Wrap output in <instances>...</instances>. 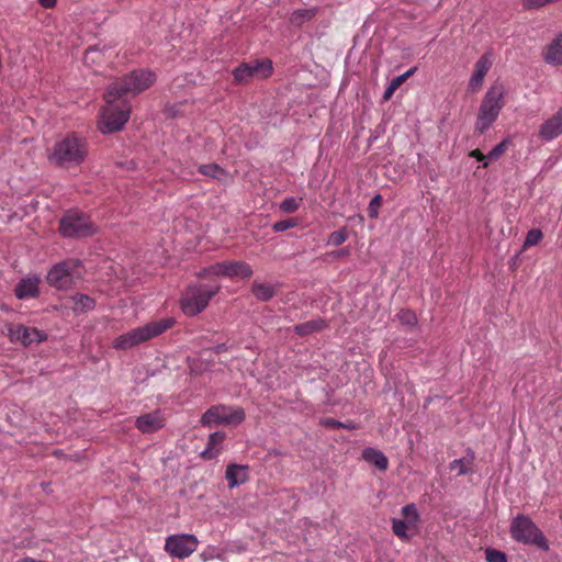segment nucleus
Instances as JSON below:
<instances>
[{
  "label": "nucleus",
  "instance_id": "1",
  "mask_svg": "<svg viewBox=\"0 0 562 562\" xmlns=\"http://www.w3.org/2000/svg\"><path fill=\"white\" fill-rule=\"evenodd\" d=\"M88 151L87 139L77 133H69L55 143L48 159L56 166L70 168L82 164Z\"/></svg>",
  "mask_w": 562,
  "mask_h": 562
},
{
  "label": "nucleus",
  "instance_id": "2",
  "mask_svg": "<svg viewBox=\"0 0 562 562\" xmlns=\"http://www.w3.org/2000/svg\"><path fill=\"white\" fill-rule=\"evenodd\" d=\"M156 74L148 69H135L122 78L112 82L105 98L112 100H126L127 97H135L154 85Z\"/></svg>",
  "mask_w": 562,
  "mask_h": 562
},
{
  "label": "nucleus",
  "instance_id": "3",
  "mask_svg": "<svg viewBox=\"0 0 562 562\" xmlns=\"http://www.w3.org/2000/svg\"><path fill=\"white\" fill-rule=\"evenodd\" d=\"M175 324L171 317L161 318L134 328L116 337L112 346L117 350H127L167 331Z\"/></svg>",
  "mask_w": 562,
  "mask_h": 562
},
{
  "label": "nucleus",
  "instance_id": "4",
  "mask_svg": "<svg viewBox=\"0 0 562 562\" xmlns=\"http://www.w3.org/2000/svg\"><path fill=\"white\" fill-rule=\"evenodd\" d=\"M505 88L503 83L495 82L486 91L477 112L475 122V132L480 135L484 134L497 120L504 101Z\"/></svg>",
  "mask_w": 562,
  "mask_h": 562
},
{
  "label": "nucleus",
  "instance_id": "5",
  "mask_svg": "<svg viewBox=\"0 0 562 562\" xmlns=\"http://www.w3.org/2000/svg\"><path fill=\"white\" fill-rule=\"evenodd\" d=\"M221 290V284H206L202 282L190 283L181 294L180 306L188 316H195L203 312L212 297Z\"/></svg>",
  "mask_w": 562,
  "mask_h": 562
},
{
  "label": "nucleus",
  "instance_id": "6",
  "mask_svg": "<svg viewBox=\"0 0 562 562\" xmlns=\"http://www.w3.org/2000/svg\"><path fill=\"white\" fill-rule=\"evenodd\" d=\"M509 531L512 538L519 543L536 546L543 551L550 549L546 536L529 516L519 514L513 518Z\"/></svg>",
  "mask_w": 562,
  "mask_h": 562
},
{
  "label": "nucleus",
  "instance_id": "7",
  "mask_svg": "<svg viewBox=\"0 0 562 562\" xmlns=\"http://www.w3.org/2000/svg\"><path fill=\"white\" fill-rule=\"evenodd\" d=\"M106 105L103 108L98 123L103 134L114 133L123 128L130 119L131 105L127 100L109 101L104 97Z\"/></svg>",
  "mask_w": 562,
  "mask_h": 562
},
{
  "label": "nucleus",
  "instance_id": "8",
  "mask_svg": "<svg viewBox=\"0 0 562 562\" xmlns=\"http://www.w3.org/2000/svg\"><path fill=\"white\" fill-rule=\"evenodd\" d=\"M59 232L64 237L82 238L97 234L98 227L87 214L69 210L60 218Z\"/></svg>",
  "mask_w": 562,
  "mask_h": 562
},
{
  "label": "nucleus",
  "instance_id": "9",
  "mask_svg": "<svg viewBox=\"0 0 562 562\" xmlns=\"http://www.w3.org/2000/svg\"><path fill=\"white\" fill-rule=\"evenodd\" d=\"M246 418L244 408L217 404L211 406L201 417V425L212 427L216 425H239Z\"/></svg>",
  "mask_w": 562,
  "mask_h": 562
},
{
  "label": "nucleus",
  "instance_id": "10",
  "mask_svg": "<svg viewBox=\"0 0 562 562\" xmlns=\"http://www.w3.org/2000/svg\"><path fill=\"white\" fill-rule=\"evenodd\" d=\"M80 261L78 259H67L52 267L47 274V282L50 286L58 290L70 289L76 279L80 278Z\"/></svg>",
  "mask_w": 562,
  "mask_h": 562
},
{
  "label": "nucleus",
  "instance_id": "11",
  "mask_svg": "<svg viewBox=\"0 0 562 562\" xmlns=\"http://www.w3.org/2000/svg\"><path fill=\"white\" fill-rule=\"evenodd\" d=\"M272 63L269 59H257L250 63H243L234 69L233 76L235 81L239 83L248 82L249 80L266 79L272 74Z\"/></svg>",
  "mask_w": 562,
  "mask_h": 562
},
{
  "label": "nucleus",
  "instance_id": "12",
  "mask_svg": "<svg viewBox=\"0 0 562 562\" xmlns=\"http://www.w3.org/2000/svg\"><path fill=\"white\" fill-rule=\"evenodd\" d=\"M198 546L199 540L193 535H171L166 538L165 551L172 558L186 559L198 549Z\"/></svg>",
  "mask_w": 562,
  "mask_h": 562
},
{
  "label": "nucleus",
  "instance_id": "13",
  "mask_svg": "<svg viewBox=\"0 0 562 562\" xmlns=\"http://www.w3.org/2000/svg\"><path fill=\"white\" fill-rule=\"evenodd\" d=\"M5 328L10 341L21 344L24 347L32 344H40L47 339V335L43 330L23 324L10 323L5 325Z\"/></svg>",
  "mask_w": 562,
  "mask_h": 562
},
{
  "label": "nucleus",
  "instance_id": "14",
  "mask_svg": "<svg viewBox=\"0 0 562 562\" xmlns=\"http://www.w3.org/2000/svg\"><path fill=\"white\" fill-rule=\"evenodd\" d=\"M220 277L228 279H249L254 271L249 263L241 260H224L218 262Z\"/></svg>",
  "mask_w": 562,
  "mask_h": 562
},
{
  "label": "nucleus",
  "instance_id": "15",
  "mask_svg": "<svg viewBox=\"0 0 562 562\" xmlns=\"http://www.w3.org/2000/svg\"><path fill=\"white\" fill-rule=\"evenodd\" d=\"M166 424V417L160 409L143 414L135 420V427L142 434H153L160 430Z\"/></svg>",
  "mask_w": 562,
  "mask_h": 562
},
{
  "label": "nucleus",
  "instance_id": "16",
  "mask_svg": "<svg viewBox=\"0 0 562 562\" xmlns=\"http://www.w3.org/2000/svg\"><path fill=\"white\" fill-rule=\"evenodd\" d=\"M492 67V58L490 54H484L480 57V59L475 63L474 71L469 80V90L471 92H476L481 89L484 77Z\"/></svg>",
  "mask_w": 562,
  "mask_h": 562
},
{
  "label": "nucleus",
  "instance_id": "17",
  "mask_svg": "<svg viewBox=\"0 0 562 562\" xmlns=\"http://www.w3.org/2000/svg\"><path fill=\"white\" fill-rule=\"evenodd\" d=\"M562 134V106L555 114L546 120L539 130V136L544 140H552Z\"/></svg>",
  "mask_w": 562,
  "mask_h": 562
},
{
  "label": "nucleus",
  "instance_id": "18",
  "mask_svg": "<svg viewBox=\"0 0 562 562\" xmlns=\"http://www.w3.org/2000/svg\"><path fill=\"white\" fill-rule=\"evenodd\" d=\"M113 57V52L108 46H91L89 47L83 55V63L87 66H101L108 60H111Z\"/></svg>",
  "mask_w": 562,
  "mask_h": 562
},
{
  "label": "nucleus",
  "instance_id": "19",
  "mask_svg": "<svg viewBox=\"0 0 562 562\" xmlns=\"http://www.w3.org/2000/svg\"><path fill=\"white\" fill-rule=\"evenodd\" d=\"M542 57L549 65L562 66V32L546 46Z\"/></svg>",
  "mask_w": 562,
  "mask_h": 562
},
{
  "label": "nucleus",
  "instance_id": "20",
  "mask_svg": "<svg viewBox=\"0 0 562 562\" xmlns=\"http://www.w3.org/2000/svg\"><path fill=\"white\" fill-rule=\"evenodd\" d=\"M38 284L40 279L37 277L22 279L15 285L14 294L20 300L37 297L40 294Z\"/></svg>",
  "mask_w": 562,
  "mask_h": 562
},
{
  "label": "nucleus",
  "instance_id": "21",
  "mask_svg": "<svg viewBox=\"0 0 562 562\" xmlns=\"http://www.w3.org/2000/svg\"><path fill=\"white\" fill-rule=\"evenodd\" d=\"M225 479L228 486L234 488L249 480V467L241 464H228L225 471Z\"/></svg>",
  "mask_w": 562,
  "mask_h": 562
},
{
  "label": "nucleus",
  "instance_id": "22",
  "mask_svg": "<svg viewBox=\"0 0 562 562\" xmlns=\"http://www.w3.org/2000/svg\"><path fill=\"white\" fill-rule=\"evenodd\" d=\"M225 432L215 431L209 436L206 448L201 452V458L204 460H212L216 458L221 450L222 443L225 439Z\"/></svg>",
  "mask_w": 562,
  "mask_h": 562
},
{
  "label": "nucleus",
  "instance_id": "23",
  "mask_svg": "<svg viewBox=\"0 0 562 562\" xmlns=\"http://www.w3.org/2000/svg\"><path fill=\"white\" fill-rule=\"evenodd\" d=\"M362 458L368 463L375 465L376 469L385 471L389 468V460L385 454L374 448H366L362 451Z\"/></svg>",
  "mask_w": 562,
  "mask_h": 562
},
{
  "label": "nucleus",
  "instance_id": "24",
  "mask_svg": "<svg viewBox=\"0 0 562 562\" xmlns=\"http://www.w3.org/2000/svg\"><path fill=\"white\" fill-rule=\"evenodd\" d=\"M326 327L325 321L317 318L312 319L302 324H299L294 327V331L299 336H307L316 331H321Z\"/></svg>",
  "mask_w": 562,
  "mask_h": 562
},
{
  "label": "nucleus",
  "instance_id": "25",
  "mask_svg": "<svg viewBox=\"0 0 562 562\" xmlns=\"http://www.w3.org/2000/svg\"><path fill=\"white\" fill-rule=\"evenodd\" d=\"M316 14L317 8L297 9L291 14L290 22L295 26H301L303 23L314 19Z\"/></svg>",
  "mask_w": 562,
  "mask_h": 562
},
{
  "label": "nucleus",
  "instance_id": "26",
  "mask_svg": "<svg viewBox=\"0 0 562 562\" xmlns=\"http://www.w3.org/2000/svg\"><path fill=\"white\" fill-rule=\"evenodd\" d=\"M251 292L259 301L267 302L276 294V290L270 284L259 283L255 281L251 285Z\"/></svg>",
  "mask_w": 562,
  "mask_h": 562
},
{
  "label": "nucleus",
  "instance_id": "27",
  "mask_svg": "<svg viewBox=\"0 0 562 562\" xmlns=\"http://www.w3.org/2000/svg\"><path fill=\"white\" fill-rule=\"evenodd\" d=\"M71 301L74 303L72 308L75 312L85 313L93 310L95 305L94 300L86 294H76L71 297Z\"/></svg>",
  "mask_w": 562,
  "mask_h": 562
},
{
  "label": "nucleus",
  "instance_id": "28",
  "mask_svg": "<svg viewBox=\"0 0 562 562\" xmlns=\"http://www.w3.org/2000/svg\"><path fill=\"white\" fill-rule=\"evenodd\" d=\"M199 172L203 176L218 180L226 176L225 170L216 164L201 165L199 167Z\"/></svg>",
  "mask_w": 562,
  "mask_h": 562
},
{
  "label": "nucleus",
  "instance_id": "29",
  "mask_svg": "<svg viewBox=\"0 0 562 562\" xmlns=\"http://www.w3.org/2000/svg\"><path fill=\"white\" fill-rule=\"evenodd\" d=\"M403 520L408 522L411 526L416 527L419 521V513L415 504H407L402 508Z\"/></svg>",
  "mask_w": 562,
  "mask_h": 562
},
{
  "label": "nucleus",
  "instance_id": "30",
  "mask_svg": "<svg viewBox=\"0 0 562 562\" xmlns=\"http://www.w3.org/2000/svg\"><path fill=\"white\" fill-rule=\"evenodd\" d=\"M412 527L413 526H411L405 520H401V519H396V518L392 519V530H393L394 535L402 540H407L409 538L407 530Z\"/></svg>",
  "mask_w": 562,
  "mask_h": 562
},
{
  "label": "nucleus",
  "instance_id": "31",
  "mask_svg": "<svg viewBox=\"0 0 562 562\" xmlns=\"http://www.w3.org/2000/svg\"><path fill=\"white\" fill-rule=\"evenodd\" d=\"M302 202V198H286L279 204V210L283 213H294L299 210Z\"/></svg>",
  "mask_w": 562,
  "mask_h": 562
},
{
  "label": "nucleus",
  "instance_id": "32",
  "mask_svg": "<svg viewBox=\"0 0 562 562\" xmlns=\"http://www.w3.org/2000/svg\"><path fill=\"white\" fill-rule=\"evenodd\" d=\"M543 238V234L539 228H532L527 233L524 249L538 245Z\"/></svg>",
  "mask_w": 562,
  "mask_h": 562
},
{
  "label": "nucleus",
  "instance_id": "33",
  "mask_svg": "<svg viewBox=\"0 0 562 562\" xmlns=\"http://www.w3.org/2000/svg\"><path fill=\"white\" fill-rule=\"evenodd\" d=\"M348 238V234L346 228H341L338 231L333 232L328 237V245L331 246H340L342 245Z\"/></svg>",
  "mask_w": 562,
  "mask_h": 562
},
{
  "label": "nucleus",
  "instance_id": "34",
  "mask_svg": "<svg viewBox=\"0 0 562 562\" xmlns=\"http://www.w3.org/2000/svg\"><path fill=\"white\" fill-rule=\"evenodd\" d=\"M196 277L199 279H210L212 277H220L218 271V262L213 263L211 266L202 268L198 273Z\"/></svg>",
  "mask_w": 562,
  "mask_h": 562
},
{
  "label": "nucleus",
  "instance_id": "35",
  "mask_svg": "<svg viewBox=\"0 0 562 562\" xmlns=\"http://www.w3.org/2000/svg\"><path fill=\"white\" fill-rule=\"evenodd\" d=\"M297 220L294 218V217H291V218H286V220H283V221H279V222H276L272 226V229L276 232V233H280V232H284L286 229H290L292 227H295L297 226Z\"/></svg>",
  "mask_w": 562,
  "mask_h": 562
},
{
  "label": "nucleus",
  "instance_id": "36",
  "mask_svg": "<svg viewBox=\"0 0 562 562\" xmlns=\"http://www.w3.org/2000/svg\"><path fill=\"white\" fill-rule=\"evenodd\" d=\"M509 140L504 139L499 144H497L487 155V158L491 160L498 159L506 151L508 147Z\"/></svg>",
  "mask_w": 562,
  "mask_h": 562
},
{
  "label": "nucleus",
  "instance_id": "37",
  "mask_svg": "<svg viewBox=\"0 0 562 562\" xmlns=\"http://www.w3.org/2000/svg\"><path fill=\"white\" fill-rule=\"evenodd\" d=\"M449 468L451 471H456L457 475H464L470 471L468 462L464 459L453 460Z\"/></svg>",
  "mask_w": 562,
  "mask_h": 562
},
{
  "label": "nucleus",
  "instance_id": "38",
  "mask_svg": "<svg viewBox=\"0 0 562 562\" xmlns=\"http://www.w3.org/2000/svg\"><path fill=\"white\" fill-rule=\"evenodd\" d=\"M485 558L487 562H507L504 552L491 548L485 550Z\"/></svg>",
  "mask_w": 562,
  "mask_h": 562
},
{
  "label": "nucleus",
  "instance_id": "39",
  "mask_svg": "<svg viewBox=\"0 0 562 562\" xmlns=\"http://www.w3.org/2000/svg\"><path fill=\"white\" fill-rule=\"evenodd\" d=\"M417 68L412 67L406 72L393 78L391 80L392 87H396V90L409 78L416 72Z\"/></svg>",
  "mask_w": 562,
  "mask_h": 562
},
{
  "label": "nucleus",
  "instance_id": "40",
  "mask_svg": "<svg viewBox=\"0 0 562 562\" xmlns=\"http://www.w3.org/2000/svg\"><path fill=\"white\" fill-rule=\"evenodd\" d=\"M398 317L401 322L406 325H415L417 322L415 313L408 310L401 311Z\"/></svg>",
  "mask_w": 562,
  "mask_h": 562
},
{
  "label": "nucleus",
  "instance_id": "41",
  "mask_svg": "<svg viewBox=\"0 0 562 562\" xmlns=\"http://www.w3.org/2000/svg\"><path fill=\"white\" fill-rule=\"evenodd\" d=\"M382 204V196L380 194L375 195L371 202H370V205H369V213H370V216H376L378 215V209L381 206Z\"/></svg>",
  "mask_w": 562,
  "mask_h": 562
},
{
  "label": "nucleus",
  "instance_id": "42",
  "mask_svg": "<svg viewBox=\"0 0 562 562\" xmlns=\"http://www.w3.org/2000/svg\"><path fill=\"white\" fill-rule=\"evenodd\" d=\"M324 425L331 427V428H350L349 426H346L345 424L337 422L335 419L328 418L324 420Z\"/></svg>",
  "mask_w": 562,
  "mask_h": 562
},
{
  "label": "nucleus",
  "instance_id": "43",
  "mask_svg": "<svg viewBox=\"0 0 562 562\" xmlns=\"http://www.w3.org/2000/svg\"><path fill=\"white\" fill-rule=\"evenodd\" d=\"M395 91H396V87H392V83L390 82L383 93V99L385 101L390 100Z\"/></svg>",
  "mask_w": 562,
  "mask_h": 562
},
{
  "label": "nucleus",
  "instance_id": "44",
  "mask_svg": "<svg viewBox=\"0 0 562 562\" xmlns=\"http://www.w3.org/2000/svg\"><path fill=\"white\" fill-rule=\"evenodd\" d=\"M348 255H349V249L348 248H341L339 250L331 251V252L328 254V256H330L333 258L345 257V256H348Z\"/></svg>",
  "mask_w": 562,
  "mask_h": 562
},
{
  "label": "nucleus",
  "instance_id": "45",
  "mask_svg": "<svg viewBox=\"0 0 562 562\" xmlns=\"http://www.w3.org/2000/svg\"><path fill=\"white\" fill-rule=\"evenodd\" d=\"M470 156L480 160V161H483L485 158H487V156H484V154L480 150V149H473L471 153H470Z\"/></svg>",
  "mask_w": 562,
  "mask_h": 562
},
{
  "label": "nucleus",
  "instance_id": "46",
  "mask_svg": "<svg viewBox=\"0 0 562 562\" xmlns=\"http://www.w3.org/2000/svg\"><path fill=\"white\" fill-rule=\"evenodd\" d=\"M40 4L46 9H52L56 5L57 0H38Z\"/></svg>",
  "mask_w": 562,
  "mask_h": 562
},
{
  "label": "nucleus",
  "instance_id": "47",
  "mask_svg": "<svg viewBox=\"0 0 562 562\" xmlns=\"http://www.w3.org/2000/svg\"><path fill=\"white\" fill-rule=\"evenodd\" d=\"M202 559L204 561H206L209 559V553H206V551H204L202 554H201Z\"/></svg>",
  "mask_w": 562,
  "mask_h": 562
},
{
  "label": "nucleus",
  "instance_id": "48",
  "mask_svg": "<svg viewBox=\"0 0 562 562\" xmlns=\"http://www.w3.org/2000/svg\"><path fill=\"white\" fill-rule=\"evenodd\" d=\"M202 559L204 561H206L209 559V553H206V551H204L202 554H201Z\"/></svg>",
  "mask_w": 562,
  "mask_h": 562
}]
</instances>
